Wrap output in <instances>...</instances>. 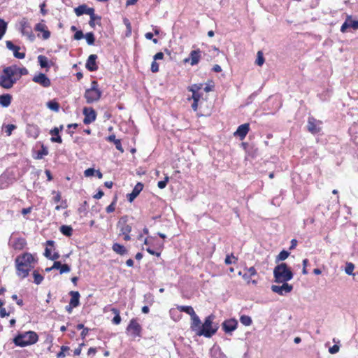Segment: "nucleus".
Here are the masks:
<instances>
[{"instance_id": "obj_1", "label": "nucleus", "mask_w": 358, "mask_h": 358, "mask_svg": "<svg viewBox=\"0 0 358 358\" xmlns=\"http://www.w3.org/2000/svg\"><path fill=\"white\" fill-rule=\"evenodd\" d=\"M34 258L30 253H24L15 259L17 273L22 278L29 275V271L34 267L32 263Z\"/></svg>"}, {"instance_id": "obj_2", "label": "nucleus", "mask_w": 358, "mask_h": 358, "mask_svg": "<svg viewBox=\"0 0 358 358\" xmlns=\"http://www.w3.org/2000/svg\"><path fill=\"white\" fill-rule=\"evenodd\" d=\"M275 282H285L292 279L293 273L285 263L277 265L273 270Z\"/></svg>"}, {"instance_id": "obj_3", "label": "nucleus", "mask_w": 358, "mask_h": 358, "mask_svg": "<svg viewBox=\"0 0 358 358\" xmlns=\"http://www.w3.org/2000/svg\"><path fill=\"white\" fill-rule=\"evenodd\" d=\"M214 319L215 316L213 315H210L206 317L203 324H201V329L198 332V336L210 338L216 333L218 327L217 325H213Z\"/></svg>"}, {"instance_id": "obj_4", "label": "nucleus", "mask_w": 358, "mask_h": 358, "mask_svg": "<svg viewBox=\"0 0 358 358\" xmlns=\"http://www.w3.org/2000/svg\"><path fill=\"white\" fill-rule=\"evenodd\" d=\"M38 338V335L34 331H27L24 334H20L14 338V343L16 345L24 347L34 344Z\"/></svg>"}, {"instance_id": "obj_5", "label": "nucleus", "mask_w": 358, "mask_h": 358, "mask_svg": "<svg viewBox=\"0 0 358 358\" xmlns=\"http://www.w3.org/2000/svg\"><path fill=\"white\" fill-rule=\"evenodd\" d=\"M101 92L98 89V83L94 80L91 83V87L85 90V98L87 103H91L99 100Z\"/></svg>"}, {"instance_id": "obj_6", "label": "nucleus", "mask_w": 358, "mask_h": 358, "mask_svg": "<svg viewBox=\"0 0 358 358\" xmlns=\"http://www.w3.org/2000/svg\"><path fill=\"white\" fill-rule=\"evenodd\" d=\"M20 32L26 36L31 41H34L35 36L33 34L31 27L26 18H22L20 22Z\"/></svg>"}, {"instance_id": "obj_7", "label": "nucleus", "mask_w": 358, "mask_h": 358, "mask_svg": "<svg viewBox=\"0 0 358 358\" xmlns=\"http://www.w3.org/2000/svg\"><path fill=\"white\" fill-rule=\"evenodd\" d=\"M17 80V78H11L2 71L0 74V86L4 89H10Z\"/></svg>"}, {"instance_id": "obj_8", "label": "nucleus", "mask_w": 358, "mask_h": 358, "mask_svg": "<svg viewBox=\"0 0 358 358\" xmlns=\"http://www.w3.org/2000/svg\"><path fill=\"white\" fill-rule=\"evenodd\" d=\"M128 216L124 215L120 217L119 220L117 227L120 229L119 236H122L124 234H129L131 231V226L127 224Z\"/></svg>"}, {"instance_id": "obj_9", "label": "nucleus", "mask_w": 358, "mask_h": 358, "mask_svg": "<svg viewBox=\"0 0 358 358\" xmlns=\"http://www.w3.org/2000/svg\"><path fill=\"white\" fill-rule=\"evenodd\" d=\"M282 283L283 284L280 286L272 285L271 287V290L280 295H284L285 294L289 293L293 289L292 285H289L287 282Z\"/></svg>"}, {"instance_id": "obj_10", "label": "nucleus", "mask_w": 358, "mask_h": 358, "mask_svg": "<svg viewBox=\"0 0 358 358\" xmlns=\"http://www.w3.org/2000/svg\"><path fill=\"white\" fill-rule=\"evenodd\" d=\"M83 115H85L83 122L85 124H89L96 120V114L92 108H84Z\"/></svg>"}, {"instance_id": "obj_11", "label": "nucleus", "mask_w": 358, "mask_h": 358, "mask_svg": "<svg viewBox=\"0 0 358 358\" xmlns=\"http://www.w3.org/2000/svg\"><path fill=\"white\" fill-rule=\"evenodd\" d=\"M127 331L131 332V334L134 337L140 336L141 332V327L137 322L136 320L132 319L127 328Z\"/></svg>"}, {"instance_id": "obj_12", "label": "nucleus", "mask_w": 358, "mask_h": 358, "mask_svg": "<svg viewBox=\"0 0 358 358\" xmlns=\"http://www.w3.org/2000/svg\"><path fill=\"white\" fill-rule=\"evenodd\" d=\"M201 52L199 49L191 51L189 57L185 58L183 62L184 63L190 62L192 66L197 64L201 59Z\"/></svg>"}, {"instance_id": "obj_13", "label": "nucleus", "mask_w": 358, "mask_h": 358, "mask_svg": "<svg viewBox=\"0 0 358 358\" xmlns=\"http://www.w3.org/2000/svg\"><path fill=\"white\" fill-rule=\"evenodd\" d=\"M348 28L358 29V20H353L351 16H348L344 23L341 27V31L345 33Z\"/></svg>"}, {"instance_id": "obj_14", "label": "nucleus", "mask_w": 358, "mask_h": 358, "mask_svg": "<svg viewBox=\"0 0 358 358\" xmlns=\"http://www.w3.org/2000/svg\"><path fill=\"white\" fill-rule=\"evenodd\" d=\"M32 80L34 83L41 85L43 87H48L51 85L50 80L45 76V74L43 73H40L39 74L36 75L33 78Z\"/></svg>"}, {"instance_id": "obj_15", "label": "nucleus", "mask_w": 358, "mask_h": 358, "mask_svg": "<svg viewBox=\"0 0 358 358\" xmlns=\"http://www.w3.org/2000/svg\"><path fill=\"white\" fill-rule=\"evenodd\" d=\"M237 325L238 322L234 319H231L222 323V329L226 333H231L236 329Z\"/></svg>"}, {"instance_id": "obj_16", "label": "nucleus", "mask_w": 358, "mask_h": 358, "mask_svg": "<svg viewBox=\"0 0 358 358\" xmlns=\"http://www.w3.org/2000/svg\"><path fill=\"white\" fill-rule=\"evenodd\" d=\"M201 326V321L196 314H194L191 317L190 329L192 331L195 332L196 335L198 336Z\"/></svg>"}, {"instance_id": "obj_17", "label": "nucleus", "mask_w": 358, "mask_h": 358, "mask_svg": "<svg viewBox=\"0 0 358 358\" xmlns=\"http://www.w3.org/2000/svg\"><path fill=\"white\" fill-rule=\"evenodd\" d=\"M74 12L77 16H80L83 14L92 15L94 12L93 8H90L85 4L80 5L74 9Z\"/></svg>"}, {"instance_id": "obj_18", "label": "nucleus", "mask_w": 358, "mask_h": 358, "mask_svg": "<svg viewBox=\"0 0 358 358\" xmlns=\"http://www.w3.org/2000/svg\"><path fill=\"white\" fill-rule=\"evenodd\" d=\"M249 124L245 123L240 125L237 130L234 132V136H238L240 139L243 140L249 131Z\"/></svg>"}, {"instance_id": "obj_19", "label": "nucleus", "mask_w": 358, "mask_h": 358, "mask_svg": "<svg viewBox=\"0 0 358 358\" xmlns=\"http://www.w3.org/2000/svg\"><path fill=\"white\" fill-rule=\"evenodd\" d=\"M143 185L141 182H138L134 188L133 189L131 193L127 194V199L129 202H132L137 196L140 194V192L143 190Z\"/></svg>"}, {"instance_id": "obj_20", "label": "nucleus", "mask_w": 358, "mask_h": 358, "mask_svg": "<svg viewBox=\"0 0 358 358\" xmlns=\"http://www.w3.org/2000/svg\"><path fill=\"white\" fill-rule=\"evenodd\" d=\"M97 59L96 55H90L87 60L85 67L87 69H88L90 71H96L98 69V66L96 63V60Z\"/></svg>"}, {"instance_id": "obj_21", "label": "nucleus", "mask_w": 358, "mask_h": 358, "mask_svg": "<svg viewBox=\"0 0 358 358\" xmlns=\"http://www.w3.org/2000/svg\"><path fill=\"white\" fill-rule=\"evenodd\" d=\"M35 30L43 32V38L47 40L50 36V32L48 30L47 26L42 22L38 23L35 26Z\"/></svg>"}, {"instance_id": "obj_22", "label": "nucleus", "mask_w": 358, "mask_h": 358, "mask_svg": "<svg viewBox=\"0 0 358 358\" xmlns=\"http://www.w3.org/2000/svg\"><path fill=\"white\" fill-rule=\"evenodd\" d=\"M27 133L28 136L36 138L40 133L39 128L35 124H28L27 127Z\"/></svg>"}, {"instance_id": "obj_23", "label": "nucleus", "mask_w": 358, "mask_h": 358, "mask_svg": "<svg viewBox=\"0 0 358 358\" xmlns=\"http://www.w3.org/2000/svg\"><path fill=\"white\" fill-rule=\"evenodd\" d=\"M18 66L16 65H12L3 69V73L10 76L11 78H17L18 75Z\"/></svg>"}, {"instance_id": "obj_24", "label": "nucleus", "mask_w": 358, "mask_h": 358, "mask_svg": "<svg viewBox=\"0 0 358 358\" xmlns=\"http://www.w3.org/2000/svg\"><path fill=\"white\" fill-rule=\"evenodd\" d=\"M69 294L71 295V298L70 300L69 303L71 304V306L74 307H77L80 304V294L78 291H71L69 292Z\"/></svg>"}, {"instance_id": "obj_25", "label": "nucleus", "mask_w": 358, "mask_h": 358, "mask_svg": "<svg viewBox=\"0 0 358 358\" xmlns=\"http://www.w3.org/2000/svg\"><path fill=\"white\" fill-rule=\"evenodd\" d=\"M59 129L58 127H55L52 130H50V134L52 136L51 138L52 142H56L58 143H62V139L61 136L59 135Z\"/></svg>"}, {"instance_id": "obj_26", "label": "nucleus", "mask_w": 358, "mask_h": 358, "mask_svg": "<svg viewBox=\"0 0 358 358\" xmlns=\"http://www.w3.org/2000/svg\"><path fill=\"white\" fill-rule=\"evenodd\" d=\"M12 100V96L9 94L0 95V105L3 107H8L10 106Z\"/></svg>"}, {"instance_id": "obj_27", "label": "nucleus", "mask_w": 358, "mask_h": 358, "mask_svg": "<svg viewBox=\"0 0 358 358\" xmlns=\"http://www.w3.org/2000/svg\"><path fill=\"white\" fill-rule=\"evenodd\" d=\"M308 129L312 134H316L320 131V128H318L315 123V119L309 118L308 122Z\"/></svg>"}, {"instance_id": "obj_28", "label": "nucleus", "mask_w": 358, "mask_h": 358, "mask_svg": "<svg viewBox=\"0 0 358 358\" xmlns=\"http://www.w3.org/2000/svg\"><path fill=\"white\" fill-rule=\"evenodd\" d=\"M112 248L114 252H115L116 253H117L120 255H123L126 254L127 252V250H126L124 246H123L122 245H120L119 243H115L113 245Z\"/></svg>"}, {"instance_id": "obj_29", "label": "nucleus", "mask_w": 358, "mask_h": 358, "mask_svg": "<svg viewBox=\"0 0 358 358\" xmlns=\"http://www.w3.org/2000/svg\"><path fill=\"white\" fill-rule=\"evenodd\" d=\"M108 140L110 141V142H113L114 144L115 145V147L116 148L120 150L121 152H124V149L122 148V145H121V142H120V140L119 139H116L115 138V135H110L108 137Z\"/></svg>"}, {"instance_id": "obj_30", "label": "nucleus", "mask_w": 358, "mask_h": 358, "mask_svg": "<svg viewBox=\"0 0 358 358\" xmlns=\"http://www.w3.org/2000/svg\"><path fill=\"white\" fill-rule=\"evenodd\" d=\"M180 311L185 312L187 314L189 315L190 317L196 314L195 311L194 310L192 306H179L177 308Z\"/></svg>"}, {"instance_id": "obj_31", "label": "nucleus", "mask_w": 358, "mask_h": 358, "mask_svg": "<svg viewBox=\"0 0 358 358\" xmlns=\"http://www.w3.org/2000/svg\"><path fill=\"white\" fill-rule=\"evenodd\" d=\"M37 59L41 68H49L48 59L45 56L39 55Z\"/></svg>"}, {"instance_id": "obj_32", "label": "nucleus", "mask_w": 358, "mask_h": 358, "mask_svg": "<svg viewBox=\"0 0 358 358\" xmlns=\"http://www.w3.org/2000/svg\"><path fill=\"white\" fill-rule=\"evenodd\" d=\"M60 231L66 236H71L72 235L73 229L70 226L62 225L60 227Z\"/></svg>"}, {"instance_id": "obj_33", "label": "nucleus", "mask_w": 358, "mask_h": 358, "mask_svg": "<svg viewBox=\"0 0 358 358\" xmlns=\"http://www.w3.org/2000/svg\"><path fill=\"white\" fill-rule=\"evenodd\" d=\"M111 311L115 314V317L113 319V323L115 324H119L121 322V317L120 315V311L115 308L111 309Z\"/></svg>"}, {"instance_id": "obj_34", "label": "nucleus", "mask_w": 358, "mask_h": 358, "mask_svg": "<svg viewBox=\"0 0 358 358\" xmlns=\"http://www.w3.org/2000/svg\"><path fill=\"white\" fill-rule=\"evenodd\" d=\"M7 29V23L2 19H0V40L6 34Z\"/></svg>"}, {"instance_id": "obj_35", "label": "nucleus", "mask_w": 358, "mask_h": 358, "mask_svg": "<svg viewBox=\"0 0 358 358\" xmlns=\"http://www.w3.org/2000/svg\"><path fill=\"white\" fill-rule=\"evenodd\" d=\"M240 321L245 326H250L252 322L251 317L245 315L241 316Z\"/></svg>"}, {"instance_id": "obj_36", "label": "nucleus", "mask_w": 358, "mask_h": 358, "mask_svg": "<svg viewBox=\"0 0 358 358\" xmlns=\"http://www.w3.org/2000/svg\"><path fill=\"white\" fill-rule=\"evenodd\" d=\"M264 55H263V53L262 51H258L257 52V59H256V61H255V64L257 65V66H262L263 64L264 63Z\"/></svg>"}, {"instance_id": "obj_37", "label": "nucleus", "mask_w": 358, "mask_h": 358, "mask_svg": "<svg viewBox=\"0 0 358 358\" xmlns=\"http://www.w3.org/2000/svg\"><path fill=\"white\" fill-rule=\"evenodd\" d=\"M47 106L52 110L57 112L59 109V105L57 102L50 101L47 103Z\"/></svg>"}, {"instance_id": "obj_38", "label": "nucleus", "mask_w": 358, "mask_h": 358, "mask_svg": "<svg viewBox=\"0 0 358 358\" xmlns=\"http://www.w3.org/2000/svg\"><path fill=\"white\" fill-rule=\"evenodd\" d=\"M87 43L88 45H94L95 41L94 35L92 32L87 33L85 36Z\"/></svg>"}, {"instance_id": "obj_39", "label": "nucleus", "mask_w": 358, "mask_h": 358, "mask_svg": "<svg viewBox=\"0 0 358 358\" xmlns=\"http://www.w3.org/2000/svg\"><path fill=\"white\" fill-rule=\"evenodd\" d=\"M289 255V252L286 250H282L276 257V262L283 261Z\"/></svg>"}, {"instance_id": "obj_40", "label": "nucleus", "mask_w": 358, "mask_h": 358, "mask_svg": "<svg viewBox=\"0 0 358 358\" xmlns=\"http://www.w3.org/2000/svg\"><path fill=\"white\" fill-rule=\"evenodd\" d=\"M48 155V148L46 147H45L44 145H42L41 150H39L37 153L36 158L40 159H42L43 157V156H45Z\"/></svg>"}, {"instance_id": "obj_41", "label": "nucleus", "mask_w": 358, "mask_h": 358, "mask_svg": "<svg viewBox=\"0 0 358 358\" xmlns=\"http://www.w3.org/2000/svg\"><path fill=\"white\" fill-rule=\"evenodd\" d=\"M90 20L89 22V24L91 27L94 28V26H95V21L96 20H99L100 21L101 20V17L98 16V15H96L94 14V12H93V14L92 15H90Z\"/></svg>"}, {"instance_id": "obj_42", "label": "nucleus", "mask_w": 358, "mask_h": 358, "mask_svg": "<svg viewBox=\"0 0 358 358\" xmlns=\"http://www.w3.org/2000/svg\"><path fill=\"white\" fill-rule=\"evenodd\" d=\"M33 275H34V282L36 285L41 284L43 280V276L41 275V274H39L36 271H34L33 272Z\"/></svg>"}, {"instance_id": "obj_43", "label": "nucleus", "mask_w": 358, "mask_h": 358, "mask_svg": "<svg viewBox=\"0 0 358 358\" xmlns=\"http://www.w3.org/2000/svg\"><path fill=\"white\" fill-rule=\"evenodd\" d=\"M124 24L127 27L126 36L129 37L131 34V25L129 20L127 18L123 20Z\"/></svg>"}, {"instance_id": "obj_44", "label": "nucleus", "mask_w": 358, "mask_h": 358, "mask_svg": "<svg viewBox=\"0 0 358 358\" xmlns=\"http://www.w3.org/2000/svg\"><path fill=\"white\" fill-rule=\"evenodd\" d=\"M243 278L245 280L247 281V282L249 284V283H252L253 285H257V280H255V279H253L252 280V277L250 276V275L246 272L243 275Z\"/></svg>"}, {"instance_id": "obj_45", "label": "nucleus", "mask_w": 358, "mask_h": 358, "mask_svg": "<svg viewBox=\"0 0 358 358\" xmlns=\"http://www.w3.org/2000/svg\"><path fill=\"white\" fill-rule=\"evenodd\" d=\"M202 87L201 84H194L191 87L188 88L189 91L192 92V93H197L199 90H200Z\"/></svg>"}, {"instance_id": "obj_46", "label": "nucleus", "mask_w": 358, "mask_h": 358, "mask_svg": "<svg viewBox=\"0 0 358 358\" xmlns=\"http://www.w3.org/2000/svg\"><path fill=\"white\" fill-rule=\"evenodd\" d=\"M6 133L7 136H10L13 131L16 129V126L14 124H7L6 127Z\"/></svg>"}, {"instance_id": "obj_47", "label": "nucleus", "mask_w": 358, "mask_h": 358, "mask_svg": "<svg viewBox=\"0 0 358 358\" xmlns=\"http://www.w3.org/2000/svg\"><path fill=\"white\" fill-rule=\"evenodd\" d=\"M355 268L354 264L352 263H348L345 269V271L348 275H352L353 270Z\"/></svg>"}, {"instance_id": "obj_48", "label": "nucleus", "mask_w": 358, "mask_h": 358, "mask_svg": "<svg viewBox=\"0 0 358 358\" xmlns=\"http://www.w3.org/2000/svg\"><path fill=\"white\" fill-rule=\"evenodd\" d=\"M69 348L67 346H62L61 348V351L57 354V358H64L65 357V352L69 351Z\"/></svg>"}, {"instance_id": "obj_49", "label": "nucleus", "mask_w": 358, "mask_h": 358, "mask_svg": "<svg viewBox=\"0 0 358 358\" xmlns=\"http://www.w3.org/2000/svg\"><path fill=\"white\" fill-rule=\"evenodd\" d=\"M169 178L166 176L164 180L159 181L157 183V186L159 189H164L166 187L167 182H169Z\"/></svg>"}, {"instance_id": "obj_50", "label": "nucleus", "mask_w": 358, "mask_h": 358, "mask_svg": "<svg viewBox=\"0 0 358 358\" xmlns=\"http://www.w3.org/2000/svg\"><path fill=\"white\" fill-rule=\"evenodd\" d=\"M247 271V273L250 275V277H255L257 276V273L255 267L252 266L248 268H245Z\"/></svg>"}, {"instance_id": "obj_51", "label": "nucleus", "mask_w": 358, "mask_h": 358, "mask_svg": "<svg viewBox=\"0 0 358 358\" xmlns=\"http://www.w3.org/2000/svg\"><path fill=\"white\" fill-rule=\"evenodd\" d=\"M19 50L20 49H15L13 50L14 57L17 58V59H24L25 57V53L20 52Z\"/></svg>"}, {"instance_id": "obj_52", "label": "nucleus", "mask_w": 358, "mask_h": 358, "mask_svg": "<svg viewBox=\"0 0 358 358\" xmlns=\"http://www.w3.org/2000/svg\"><path fill=\"white\" fill-rule=\"evenodd\" d=\"M17 72H18V75H17V80L22 76H24V75H27L28 74V70L24 68V67H22V68H20L18 67V70H17Z\"/></svg>"}, {"instance_id": "obj_53", "label": "nucleus", "mask_w": 358, "mask_h": 358, "mask_svg": "<svg viewBox=\"0 0 358 358\" xmlns=\"http://www.w3.org/2000/svg\"><path fill=\"white\" fill-rule=\"evenodd\" d=\"M71 271V268L68 264H62L59 273L60 274L64 273H69Z\"/></svg>"}, {"instance_id": "obj_54", "label": "nucleus", "mask_w": 358, "mask_h": 358, "mask_svg": "<svg viewBox=\"0 0 358 358\" xmlns=\"http://www.w3.org/2000/svg\"><path fill=\"white\" fill-rule=\"evenodd\" d=\"M96 170L92 168L86 169L84 172V175L86 177H90L94 175Z\"/></svg>"}, {"instance_id": "obj_55", "label": "nucleus", "mask_w": 358, "mask_h": 358, "mask_svg": "<svg viewBox=\"0 0 358 358\" xmlns=\"http://www.w3.org/2000/svg\"><path fill=\"white\" fill-rule=\"evenodd\" d=\"M6 47L8 49L10 50H14L15 49H20V48L19 46L15 45L11 41H7L6 43Z\"/></svg>"}, {"instance_id": "obj_56", "label": "nucleus", "mask_w": 358, "mask_h": 358, "mask_svg": "<svg viewBox=\"0 0 358 358\" xmlns=\"http://www.w3.org/2000/svg\"><path fill=\"white\" fill-rule=\"evenodd\" d=\"M151 71L153 73H156L159 71V64L156 61H153L151 64Z\"/></svg>"}, {"instance_id": "obj_57", "label": "nucleus", "mask_w": 358, "mask_h": 358, "mask_svg": "<svg viewBox=\"0 0 358 358\" xmlns=\"http://www.w3.org/2000/svg\"><path fill=\"white\" fill-rule=\"evenodd\" d=\"M231 258H233L235 260H237V258L235 256H234L233 254H231V255H227L226 257L224 260L225 264L227 265L231 264L232 263Z\"/></svg>"}, {"instance_id": "obj_58", "label": "nucleus", "mask_w": 358, "mask_h": 358, "mask_svg": "<svg viewBox=\"0 0 358 358\" xmlns=\"http://www.w3.org/2000/svg\"><path fill=\"white\" fill-rule=\"evenodd\" d=\"M339 349H340V348H339V346L338 345H334L332 347L329 348V352L331 354H335V353H337L339 351Z\"/></svg>"}, {"instance_id": "obj_59", "label": "nucleus", "mask_w": 358, "mask_h": 358, "mask_svg": "<svg viewBox=\"0 0 358 358\" xmlns=\"http://www.w3.org/2000/svg\"><path fill=\"white\" fill-rule=\"evenodd\" d=\"M52 194H56L53 198L54 201L58 203L61 200V193L59 192L52 191Z\"/></svg>"}, {"instance_id": "obj_60", "label": "nucleus", "mask_w": 358, "mask_h": 358, "mask_svg": "<svg viewBox=\"0 0 358 358\" xmlns=\"http://www.w3.org/2000/svg\"><path fill=\"white\" fill-rule=\"evenodd\" d=\"M84 37V34L82 31H77L74 34V38L76 40H80Z\"/></svg>"}, {"instance_id": "obj_61", "label": "nucleus", "mask_w": 358, "mask_h": 358, "mask_svg": "<svg viewBox=\"0 0 358 358\" xmlns=\"http://www.w3.org/2000/svg\"><path fill=\"white\" fill-rule=\"evenodd\" d=\"M84 345V343H81L79 345L78 348H77L76 349H75L74 350V355H76V356H78L80 355L81 353V350H82V347Z\"/></svg>"}, {"instance_id": "obj_62", "label": "nucleus", "mask_w": 358, "mask_h": 358, "mask_svg": "<svg viewBox=\"0 0 358 358\" xmlns=\"http://www.w3.org/2000/svg\"><path fill=\"white\" fill-rule=\"evenodd\" d=\"M9 314H10V313H7L4 308L2 307L0 308V317H4L6 316H8Z\"/></svg>"}, {"instance_id": "obj_63", "label": "nucleus", "mask_w": 358, "mask_h": 358, "mask_svg": "<svg viewBox=\"0 0 358 358\" xmlns=\"http://www.w3.org/2000/svg\"><path fill=\"white\" fill-rule=\"evenodd\" d=\"M163 58H164V54H163V52H157V53L154 56V60H155V61L160 60V59H162Z\"/></svg>"}, {"instance_id": "obj_64", "label": "nucleus", "mask_w": 358, "mask_h": 358, "mask_svg": "<svg viewBox=\"0 0 358 358\" xmlns=\"http://www.w3.org/2000/svg\"><path fill=\"white\" fill-rule=\"evenodd\" d=\"M106 212L107 213H112L115 210V202H113L111 204H110L107 208H106Z\"/></svg>"}]
</instances>
